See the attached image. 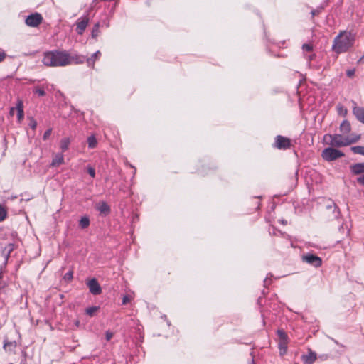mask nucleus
<instances>
[{
  "label": "nucleus",
  "instance_id": "obj_41",
  "mask_svg": "<svg viewBox=\"0 0 364 364\" xmlns=\"http://www.w3.org/2000/svg\"><path fill=\"white\" fill-rule=\"evenodd\" d=\"M346 75L349 77H352L355 75V70H348L346 72Z\"/></svg>",
  "mask_w": 364,
  "mask_h": 364
},
{
  "label": "nucleus",
  "instance_id": "obj_32",
  "mask_svg": "<svg viewBox=\"0 0 364 364\" xmlns=\"http://www.w3.org/2000/svg\"><path fill=\"white\" fill-rule=\"evenodd\" d=\"M338 112L339 114H341L343 116H345L347 114V112H348L347 109L345 108L342 105H338Z\"/></svg>",
  "mask_w": 364,
  "mask_h": 364
},
{
  "label": "nucleus",
  "instance_id": "obj_31",
  "mask_svg": "<svg viewBox=\"0 0 364 364\" xmlns=\"http://www.w3.org/2000/svg\"><path fill=\"white\" fill-rule=\"evenodd\" d=\"M28 119H29V124H28L29 127L32 129L35 130L36 127H37V122H36V120L34 119L33 117H29Z\"/></svg>",
  "mask_w": 364,
  "mask_h": 364
},
{
  "label": "nucleus",
  "instance_id": "obj_21",
  "mask_svg": "<svg viewBox=\"0 0 364 364\" xmlns=\"http://www.w3.org/2000/svg\"><path fill=\"white\" fill-rule=\"evenodd\" d=\"M100 23H97L94 25L92 28L91 36L92 38L96 39L100 36Z\"/></svg>",
  "mask_w": 364,
  "mask_h": 364
},
{
  "label": "nucleus",
  "instance_id": "obj_39",
  "mask_svg": "<svg viewBox=\"0 0 364 364\" xmlns=\"http://www.w3.org/2000/svg\"><path fill=\"white\" fill-rule=\"evenodd\" d=\"M327 209H333L335 211L337 208L336 205L333 202H330L328 205H326Z\"/></svg>",
  "mask_w": 364,
  "mask_h": 364
},
{
  "label": "nucleus",
  "instance_id": "obj_2",
  "mask_svg": "<svg viewBox=\"0 0 364 364\" xmlns=\"http://www.w3.org/2000/svg\"><path fill=\"white\" fill-rule=\"evenodd\" d=\"M355 35L352 31L341 32L333 41L332 49L336 53L346 52L353 46Z\"/></svg>",
  "mask_w": 364,
  "mask_h": 364
},
{
  "label": "nucleus",
  "instance_id": "obj_9",
  "mask_svg": "<svg viewBox=\"0 0 364 364\" xmlns=\"http://www.w3.org/2000/svg\"><path fill=\"white\" fill-rule=\"evenodd\" d=\"M88 23L89 17L87 15L80 18L76 22V32L79 35H82L85 31Z\"/></svg>",
  "mask_w": 364,
  "mask_h": 364
},
{
  "label": "nucleus",
  "instance_id": "obj_10",
  "mask_svg": "<svg viewBox=\"0 0 364 364\" xmlns=\"http://www.w3.org/2000/svg\"><path fill=\"white\" fill-rule=\"evenodd\" d=\"M68 65L71 64H82L86 62V57L77 53H70L68 52Z\"/></svg>",
  "mask_w": 364,
  "mask_h": 364
},
{
  "label": "nucleus",
  "instance_id": "obj_19",
  "mask_svg": "<svg viewBox=\"0 0 364 364\" xmlns=\"http://www.w3.org/2000/svg\"><path fill=\"white\" fill-rule=\"evenodd\" d=\"M64 163V157L62 154H57L51 162V166L56 167Z\"/></svg>",
  "mask_w": 364,
  "mask_h": 364
},
{
  "label": "nucleus",
  "instance_id": "obj_45",
  "mask_svg": "<svg viewBox=\"0 0 364 364\" xmlns=\"http://www.w3.org/2000/svg\"><path fill=\"white\" fill-rule=\"evenodd\" d=\"M315 58V55L314 54H312V55H310L309 57H308V60L309 61H311L314 59Z\"/></svg>",
  "mask_w": 364,
  "mask_h": 364
},
{
  "label": "nucleus",
  "instance_id": "obj_14",
  "mask_svg": "<svg viewBox=\"0 0 364 364\" xmlns=\"http://www.w3.org/2000/svg\"><path fill=\"white\" fill-rule=\"evenodd\" d=\"M350 168L351 172L355 175L364 173V162L353 164Z\"/></svg>",
  "mask_w": 364,
  "mask_h": 364
},
{
  "label": "nucleus",
  "instance_id": "obj_35",
  "mask_svg": "<svg viewBox=\"0 0 364 364\" xmlns=\"http://www.w3.org/2000/svg\"><path fill=\"white\" fill-rule=\"evenodd\" d=\"M51 132H52V129H47V130L45 132V133H44V134H43V140H47V139L50 137V134H51Z\"/></svg>",
  "mask_w": 364,
  "mask_h": 364
},
{
  "label": "nucleus",
  "instance_id": "obj_29",
  "mask_svg": "<svg viewBox=\"0 0 364 364\" xmlns=\"http://www.w3.org/2000/svg\"><path fill=\"white\" fill-rule=\"evenodd\" d=\"M73 278V272L72 270L68 272L63 277L64 280L66 281L67 282H70V281H72Z\"/></svg>",
  "mask_w": 364,
  "mask_h": 364
},
{
  "label": "nucleus",
  "instance_id": "obj_7",
  "mask_svg": "<svg viewBox=\"0 0 364 364\" xmlns=\"http://www.w3.org/2000/svg\"><path fill=\"white\" fill-rule=\"evenodd\" d=\"M291 146V140L285 136L278 135L275 138V147L278 149H287Z\"/></svg>",
  "mask_w": 364,
  "mask_h": 364
},
{
  "label": "nucleus",
  "instance_id": "obj_33",
  "mask_svg": "<svg viewBox=\"0 0 364 364\" xmlns=\"http://www.w3.org/2000/svg\"><path fill=\"white\" fill-rule=\"evenodd\" d=\"M304 51L311 52L313 50V46L311 44L305 43L302 46Z\"/></svg>",
  "mask_w": 364,
  "mask_h": 364
},
{
  "label": "nucleus",
  "instance_id": "obj_5",
  "mask_svg": "<svg viewBox=\"0 0 364 364\" xmlns=\"http://www.w3.org/2000/svg\"><path fill=\"white\" fill-rule=\"evenodd\" d=\"M43 21V17L39 13H34L27 16L26 24L30 27H37Z\"/></svg>",
  "mask_w": 364,
  "mask_h": 364
},
{
  "label": "nucleus",
  "instance_id": "obj_34",
  "mask_svg": "<svg viewBox=\"0 0 364 364\" xmlns=\"http://www.w3.org/2000/svg\"><path fill=\"white\" fill-rule=\"evenodd\" d=\"M87 173L92 178H95V170L92 166L87 167Z\"/></svg>",
  "mask_w": 364,
  "mask_h": 364
},
{
  "label": "nucleus",
  "instance_id": "obj_28",
  "mask_svg": "<svg viewBox=\"0 0 364 364\" xmlns=\"http://www.w3.org/2000/svg\"><path fill=\"white\" fill-rule=\"evenodd\" d=\"M98 309H99V307H97V306H91V307L87 308L85 310V312L90 316H92L97 311Z\"/></svg>",
  "mask_w": 364,
  "mask_h": 364
},
{
  "label": "nucleus",
  "instance_id": "obj_18",
  "mask_svg": "<svg viewBox=\"0 0 364 364\" xmlns=\"http://www.w3.org/2000/svg\"><path fill=\"white\" fill-rule=\"evenodd\" d=\"M17 343L14 341H9L8 340H5L4 343V348L6 351L8 352H14L15 348H16Z\"/></svg>",
  "mask_w": 364,
  "mask_h": 364
},
{
  "label": "nucleus",
  "instance_id": "obj_44",
  "mask_svg": "<svg viewBox=\"0 0 364 364\" xmlns=\"http://www.w3.org/2000/svg\"><path fill=\"white\" fill-rule=\"evenodd\" d=\"M15 109H16V107H11V108L10 109L9 114H10L11 116H13V115L14 114V111H15Z\"/></svg>",
  "mask_w": 364,
  "mask_h": 364
},
{
  "label": "nucleus",
  "instance_id": "obj_46",
  "mask_svg": "<svg viewBox=\"0 0 364 364\" xmlns=\"http://www.w3.org/2000/svg\"><path fill=\"white\" fill-rule=\"evenodd\" d=\"M75 326L79 327V326H80V321L79 320H76L75 321Z\"/></svg>",
  "mask_w": 364,
  "mask_h": 364
},
{
  "label": "nucleus",
  "instance_id": "obj_22",
  "mask_svg": "<svg viewBox=\"0 0 364 364\" xmlns=\"http://www.w3.org/2000/svg\"><path fill=\"white\" fill-rule=\"evenodd\" d=\"M70 141L69 138H63L60 141V149L63 151L68 149Z\"/></svg>",
  "mask_w": 364,
  "mask_h": 364
},
{
  "label": "nucleus",
  "instance_id": "obj_26",
  "mask_svg": "<svg viewBox=\"0 0 364 364\" xmlns=\"http://www.w3.org/2000/svg\"><path fill=\"white\" fill-rule=\"evenodd\" d=\"M8 213L6 208L0 204V222L4 221L7 217Z\"/></svg>",
  "mask_w": 364,
  "mask_h": 364
},
{
  "label": "nucleus",
  "instance_id": "obj_25",
  "mask_svg": "<svg viewBox=\"0 0 364 364\" xmlns=\"http://www.w3.org/2000/svg\"><path fill=\"white\" fill-rule=\"evenodd\" d=\"M88 147L90 149H94L97 144V141L95 136L92 135L87 138Z\"/></svg>",
  "mask_w": 364,
  "mask_h": 364
},
{
  "label": "nucleus",
  "instance_id": "obj_20",
  "mask_svg": "<svg viewBox=\"0 0 364 364\" xmlns=\"http://www.w3.org/2000/svg\"><path fill=\"white\" fill-rule=\"evenodd\" d=\"M277 333L279 337V341L288 342V336L284 330L278 329Z\"/></svg>",
  "mask_w": 364,
  "mask_h": 364
},
{
  "label": "nucleus",
  "instance_id": "obj_37",
  "mask_svg": "<svg viewBox=\"0 0 364 364\" xmlns=\"http://www.w3.org/2000/svg\"><path fill=\"white\" fill-rule=\"evenodd\" d=\"M131 296L129 295H124L122 298V304L125 305L131 301Z\"/></svg>",
  "mask_w": 364,
  "mask_h": 364
},
{
  "label": "nucleus",
  "instance_id": "obj_13",
  "mask_svg": "<svg viewBox=\"0 0 364 364\" xmlns=\"http://www.w3.org/2000/svg\"><path fill=\"white\" fill-rule=\"evenodd\" d=\"M353 113L359 122L364 124V107H355L353 109Z\"/></svg>",
  "mask_w": 364,
  "mask_h": 364
},
{
  "label": "nucleus",
  "instance_id": "obj_40",
  "mask_svg": "<svg viewBox=\"0 0 364 364\" xmlns=\"http://www.w3.org/2000/svg\"><path fill=\"white\" fill-rule=\"evenodd\" d=\"M106 340L107 341H110L111 338L113 337V333L111 331H107L105 333Z\"/></svg>",
  "mask_w": 364,
  "mask_h": 364
},
{
  "label": "nucleus",
  "instance_id": "obj_38",
  "mask_svg": "<svg viewBox=\"0 0 364 364\" xmlns=\"http://www.w3.org/2000/svg\"><path fill=\"white\" fill-rule=\"evenodd\" d=\"M322 9H323V7H320L316 9L312 10L311 12L312 17H314L316 15H318L321 13Z\"/></svg>",
  "mask_w": 364,
  "mask_h": 364
},
{
  "label": "nucleus",
  "instance_id": "obj_30",
  "mask_svg": "<svg viewBox=\"0 0 364 364\" xmlns=\"http://www.w3.org/2000/svg\"><path fill=\"white\" fill-rule=\"evenodd\" d=\"M33 92L37 94L38 96H44L46 95V92L43 88L36 87L33 89Z\"/></svg>",
  "mask_w": 364,
  "mask_h": 364
},
{
  "label": "nucleus",
  "instance_id": "obj_24",
  "mask_svg": "<svg viewBox=\"0 0 364 364\" xmlns=\"http://www.w3.org/2000/svg\"><path fill=\"white\" fill-rule=\"evenodd\" d=\"M287 344H288V342L279 341V354L281 355H285L287 353Z\"/></svg>",
  "mask_w": 364,
  "mask_h": 364
},
{
  "label": "nucleus",
  "instance_id": "obj_27",
  "mask_svg": "<svg viewBox=\"0 0 364 364\" xmlns=\"http://www.w3.org/2000/svg\"><path fill=\"white\" fill-rule=\"evenodd\" d=\"M350 149L354 154H361V155L364 156V146H352L350 148Z\"/></svg>",
  "mask_w": 364,
  "mask_h": 364
},
{
  "label": "nucleus",
  "instance_id": "obj_23",
  "mask_svg": "<svg viewBox=\"0 0 364 364\" xmlns=\"http://www.w3.org/2000/svg\"><path fill=\"white\" fill-rule=\"evenodd\" d=\"M90 225V219L87 216L82 217L79 222V225L82 229L87 228Z\"/></svg>",
  "mask_w": 364,
  "mask_h": 364
},
{
  "label": "nucleus",
  "instance_id": "obj_4",
  "mask_svg": "<svg viewBox=\"0 0 364 364\" xmlns=\"http://www.w3.org/2000/svg\"><path fill=\"white\" fill-rule=\"evenodd\" d=\"M321 156L324 160L331 161L344 156V154L340 150L336 149L333 147H328L323 150Z\"/></svg>",
  "mask_w": 364,
  "mask_h": 364
},
{
  "label": "nucleus",
  "instance_id": "obj_15",
  "mask_svg": "<svg viewBox=\"0 0 364 364\" xmlns=\"http://www.w3.org/2000/svg\"><path fill=\"white\" fill-rule=\"evenodd\" d=\"M96 208L98 211H100L101 213H102L105 215H108L111 211L110 207L105 201L100 202L97 205Z\"/></svg>",
  "mask_w": 364,
  "mask_h": 364
},
{
  "label": "nucleus",
  "instance_id": "obj_12",
  "mask_svg": "<svg viewBox=\"0 0 364 364\" xmlns=\"http://www.w3.org/2000/svg\"><path fill=\"white\" fill-rule=\"evenodd\" d=\"M101 56L100 51L97 50L95 53H93L90 57L87 58L86 57V63L87 64V66L94 68H95V63L97 60H98Z\"/></svg>",
  "mask_w": 364,
  "mask_h": 364
},
{
  "label": "nucleus",
  "instance_id": "obj_1",
  "mask_svg": "<svg viewBox=\"0 0 364 364\" xmlns=\"http://www.w3.org/2000/svg\"><path fill=\"white\" fill-rule=\"evenodd\" d=\"M43 63L48 67H64L68 65V51L55 50L44 53Z\"/></svg>",
  "mask_w": 364,
  "mask_h": 364
},
{
  "label": "nucleus",
  "instance_id": "obj_42",
  "mask_svg": "<svg viewBox=\"0 0 364 364\" xmlns=\"http://www.w3.org/2000/svg\"><path fill=\"white\" fill-rule=\"evenodd\" d=\"M357 182L359 184H362L364 186V176H361L357 178Z\"/></svg>",
  "mask_w": 364,
  "mask_h": 364
},
{
  "label": "nucleus",
  "instance_id": "obj_16",
  "mask_svg": "<svg viewBox=\"0 0 364 364\" xmlns=\"http://www.w3.org/2000/svg\"><path fill=\"white\" fill-rule=\"evenodd\" d=\"M17 117L18 122H21L24 117L23 104L22 100H18L16 103Z\"/></svg>",
  "mask_w": 364,
  "mask_h": 364
},
{
  "label": "nucleus",
  "instance_id": "obj_3",
  "mask_svg": "<svg viewBox=\"0 0 364 364\" xmlns=\"http://www.w3.org/2000/svg\"><path fill=\"white\" fill-rule=\"evenodd\" d=\"M329 139L328 144L332 146H346L352 144L356 143L360 139V134H352L350 136H343V134H326L325 139Z\"/></svg>",
  "mask_w": 364,
  "mask_h": 364
},
{
  "label": "nucleus",
  "instance_id": "obj_8",
  "mask_svg": "<svg viewBox=\"0 0 364 364\" xmlns=\"http://www.w3.org/2000/svg\"><path fill=\"white\" fill-rule=\"evenodd\" d=\"M87 285L89 288L90 292L93 295H99L102 292V288L95 278H92L88 281Z\"/></svg>",
  "mask_w": 364,
  "mask_h": 364
},
{
  "label": "nucleus",
  "instance_id": "obj_11",
  "mask_svg": "<svg viewBox=\"0 0 364 364\" xmlns=\"http://www.w3.org/2000/svg\"><path fill=\"white\" fill-rule=\"evenodd\" d=\"M316 353L311 350H309V353L301 356V360L304 364H312L316 360Z\"/></svg>",
  "mask_w": 364,
  "mask_h": 364
},
{
  "label": "nucleus",
  "instance_id": "obj_36",
  "mask_svg": "<svg viewBox=\"0 0 364 364\" xmlns=\"http://www.w3.org/2000/svg\"><path fill=\"white\" fill-rule=\"evenodd\" d=\"M14 244L9 243L5 247V250L8 252V255H9L14 250Z\"/></svg>",
  "mask_w": 364,
  "mask_h": 364
},
{
  "label": "nucleus",
  "instance_id": "obj_17",
  "mask_svg": "<svg viewBox=\"0 0 364 364\" xmlns=\"http://www.w3.org/2000/svg\"><path fill=\"white\" fill-rule=\"evenodd\" d=\"M340 132L343 135L350 133L351 130V126L348 120H343L339 127Z\"/></svg>",
  "mask_w": 364,
  "mask_h": 364
},
{
  "label": "nucleus",
  "instance_id": "obj_6",
  "mask_svg": "<svg viewBox=\"0 0 364 364\" xmlns=\"http://www.w3.org/2000/svg\"><path fill=\"white\" fill-rule=\"evenodd\" d=\"M302 260L315 267H319L322 264L321 257L310 253L303 255Z\"/></svg>",
  "mask_w": 364,
  "mask_h": 364
},
{
  "label": "nucleus",
  "instance_id": "obj_43",
  "mask_svg": "<svg viewBox=\"0 0 364 364\" xmlns=\"http://www.w3.org/2000/svg\"><path fill=\"white\" fill-rule=\"evenodd\" d=\"M6 58V53L3 50H0V62H2Z\"/></svg>",
  "mask_w": 364,
  "mask_h": 364
}]
</instances>
